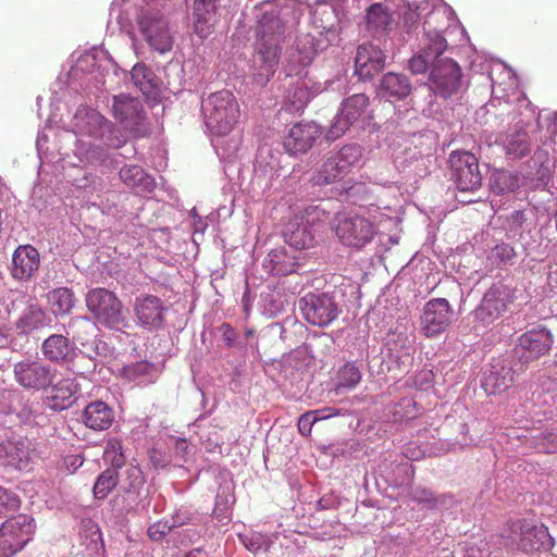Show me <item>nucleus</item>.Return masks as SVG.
I'll use <instances>...</instances> for the list:
<instances>
[{
    "label": "nucleus",
    "mask_w": 557,
    "mask_h": 557,
    "mask_svg": "<svg viewBox=\"0 0 557 557\" xmlns=\"http://www.w3.org/2000/svg\"><path fill=\"white\" fill-rule=\"evenodd\" d=\"M14 377L26 389L40 391L50 386L54 371L39 360L24 359L14 364Z\"/></svg>",
    "instance_id": "obj_12"
},
{
    "label": "nucleus",
    "mask_w": 557,
    "mask_h": 557,
    "mask_svg": "<svg viewBox=\"0 0 557 557\" xmlns=\"http://www.w3.org/2000/svg\"><path fill=\"white\" fill-rule=\"evenodd\" d=\"M172 527L164 521H158L148 528V536L156 542L161 541L170 533Z\"/></svg>",
    "instance_id": "obj_50"
},
{
    "label": "nucleus",
    "mask_w": 557,
    "mask_h": 557,
    "mask_svg": "<svg viewBox=\"0 0 557 557\" xmlns=\"http://www.w3.org/2000/svg\"><path fill=\"white\" fill-rule=\"evenodd\" d=\"M519 176L509 171H499L494 175L493 189L498 193H509L519 188Z\"/></svg>",
    "instance_id": "obj_42"
},
{
    "label": "nucleus",
    "mask_w": 557,
    "mask_h": 557,
    "mask_svg": "<svg viewBox=\"0 0 557 557\" xmlns=\"http://www.w3.org/2000/svg\"><path fill=\"white\" fill-rule=\"evenodd\" d=\"M315 412H306L298 419V430L300 434L308 436L311 433L312 425L318 421Z\"/></svg>",
    "instance_id": "obj_51"
},
{
    "label": "nucleus",
    "mask_w": 557,
    "mask_h": 557,
    "mask_svg": "<svg viewBox=\"0 0 557 557\" xmlns=\"http://www.w3.org/2000/svg\"><path fill=\"white\" fill-rule=\"evenodd\" d=\"M535 448L546 454L557 453V429L535 437Z\"/></svg>",
    "instance_id": "obj_46"
},
{
    "label": "nucleus",
    "mask_w": 557,
    "mask_h": 557,
    "mask_svg": "<svg viewBox=\"0 0 557 557\" xmlns=\"http://www.w3.org/2000/svg\"><path fill=\"white\" fill-rule=\"evenodd\" d=\"M205 123L210 133L218 136L230 134L240 116L237 98L230 90L222 89L211 92L202 99Z\"/></svg>",
    "instance_id": "obj_1"
},
{
    "label": "nucleus",
    "mask_w": 557,
    "mask_h": 557,
    "mask_svg": "<svg viewBox=\"0 0 557 557\" xmlns=\"http://www.w3.org/2000/svg\"><path fill=\"white\" fill-rule=\"evenodd\" d=\"M44 356L55 363L67 362L73 359L74 348L63 335H51L44 341L41 346Z\"/></svg>",
    "instance_id": "obj_28"
},
{
    "label": "nucleus",
    "mask_w": 557,
    "mask_h": 557,
    "mask_svg": "<svg viewBox=\"0 0 557 557\" xmlns=\"http://www.w3.org/2000/svg\"><path fill=\"white\" fill-rule=\"evenodd\" d=\"M352 125L354 123L350 120H348L342 113V111H339V113L332 120V123L327 129V139L335 140L342 137Z\"/></svg>",
    "instance_id": "obj_44"
},
{
    "label": "nucleus",
    "mask_w": 557,
    "mask_h": 557,
    "mask_svg": "<svg viewBox=\"0 0 557 557\" xmlns=\"http://www.w3.org/2000/svg\"><path fill=\"white\" fill-rule=\"evenodd\" d=\"M246 335H247V336L252 335V331H247Z\"/></svg>",
    "instance_id": "obj_64"
},
{
    "label": "nucleus",
    "mask_w": 557,
    "mask_h": 557,
    "mask_svg": "<svg viewBox=\"0 0 557 557\" xmlns=\"http://www.w3.org/2000/svg\"><path fill=\"white\" fill-rule=\"evenodd\" d=\"M103 460L106 462H109L112 467L111 469H115L116 471H119V469H121L125 465L126 457L124 456V453H123V446H122L121 440L110 438L107 442V445H106V448L103 451Z\"/></svg>",
    "instance_id": "obj_39"
},
{
    "label": "nucleus",
    "mask_w": 557,
    "mask_h": 557,
    "mask_svg": "<svg viewBox=\"0 0 557 557\" xmlns=\"http://www.w3.org/2000/svg\"><path fill=\"white\" fill-rule=\"evenodd\" d=\"M284 34L282 21L274 14H264L258 22L257 36L259 41L281 42Z\"/></svg>",
    "instance_id": "obj_33"
},
{
    "label": "nucleus",
    "mask_w": 557,
    "mask_h": 557,
    "mask_svg": "<svg viewBox=\"0 0 557 557\" xmlns=\"http://www.w3.org/2000/svg\"><path fill=\"white\" fill-rule=\"evenodd\" d=\"M553 343V335L545 327L533 329L523 333L518 338V347L522 349V357L527 362L546 355L550 350Z\"/></svg>",
    "instance_id": "obj_17"
},
{
    "label": "nucleus",
    "mask_w": 557,
    "mask_h": 557,
    "mask_svg": "<svg viewBox=\"0 0 557 557\" xmlns=\"http://www.w3.org/2000/svg\"><path fill=\"white\" fill-rule=\"evenodd\" d=\"M503 146L506 154L512 159H521L531 151L529 135L522 129L507 135Z\"/></svg>",
    "instance_id": "obj_35"
},
{
    "label": "nucleus",
    "mask_w": 557,
    "mask_h": 557,
    "mask_svg": "<svg viewBox=\"0 0 557 557\" xmlns=\"http://www.w3.org/2000/svg\"><path fill=\"white\" fill-rule=\"evenodd\" d=\"M52 310L57 314H67L75 305V296L72 289L59 287L48 294Z\"/></svg>",
    "instance_id": "obj_36"
},
{
    "label": "nucleus",
    "mask_w": 557,
    "mask_h": 557,
    "mask_svg": "<svg viewBox=\"0 0 557 557\" xmlns=\"http://www.w3.org/2000/svg\"><path fill=\"white\" fill-rule=\"evenodd\" d=\"M451 180L460 191H475L481 187L482 175L476 157L469 151L449 154Z\"/></svg>",
    "instance_id": "obj_9"
},
{
    "label": "nucleus",
    "mask_w": 557,
    "mask_h": 557,
    "mask_svg": "<svg viewBox=\"0 0 557 557\" xmlns=\"http://www.w3.org/2000/svg\"><path fill=\"white\" fill-rule=\"evenodd\" d=\"M367 23L370 29H385L391 23V14L381 3H374L367 10Z\"/></svg>",
    "instance_id": "obj_40"
},
{
    "label": "nucleus",
    "mask_w": 557,
    "mask_h": 557,
    "mask_svg": "<svg viewBox=\"0 0 557 557\" xmlns=\"http://www.w3.org/2000/svg\"><path fill=\"white\" fill-rule=\"evenodd\" d=\"M386 55L373 45H361L355 58V73L361 79H369L385 66Z\"/></svg>",
    "instance_id": "obj_19"
},
{
    "label": "nucleus",
    "mask_w": 557,
    "mask_h": 557,
    "mask_svg": "<svg viewBox=\"0 0 557 557\" xmlns=\"http://www.w3.org/2000/svg\"><path fill=\"white\" fill-rule=\"evenodd\" d=\"M84 458L82 455H67L62 460L61 468L69 474L74 473L83 466Z\"/></svg>",
    "instance_id": "obj_53"
},
{
    "label": "nucleus",
    "mask_w": 557,
    "mask_h": 557,
    "mask_svg": "<svg viewBox=\"0 0 557 557\" xmlns=\"http://www.w3.org/2000/svg\"><path fill=\"white\" fill-rule=\"evenodd\" d=\"M412 90L410 79L401 73L388 72L383 75L379 85V92L389 100L406 99Z\"/></svg>",
    "instance_id": "obj_25"
},
{
    "label": "nucleus",
    "mask_w": 557,
    "mask_h": 557,
    "mask_svg": "<svg viewBox=\"0 0 557 557\" xmlns=\"http://www.w3.org/2000/svg\"><path fill=\"white\" fill-rule=\"evenodd\" d=\"M326 219V212L319 206H305L293 210L283 230L285 243L297 249L302 250L313 245V227Z\"/></svg>",
    "instance_id": "obj_3"
},
{
    "label": "nucleus",
    "mask_w": 557,
    "mask_h": 557,
    "mask_svg": "<svg viewBox=\"0 0 557 557\" xmlns=\"http://www.w3.org/2000/svg\"><path fill=\"white\" fill-rule=\"evenodd\" d=\"M362 148L350 144L343 146L338 151L330 154L320 169L312 175L315 185H329L342 180L355 168L360 166Z\"/></svg>",
    "instance_id": "obj_5"
},
{
    "label": "nucleus",
    "mask_w": 557,
    "mask_h": 557,
    "mask_svg": "<svg viewBox=\"0 0 557 557\" xmlns=\"http://www.w3.org/2000/svg\"><path fill=\"white\" fill-rule=\"evenodd\" d=\"M451 307L445 298L429 300L421 317L422 331L428 337H433L444 332L451 323Z\"/></svg>",
    "instance_id": "obj_15"
},
{
    "label": "nucleus",
    "mask_w": 557,
    "mask_h": 557,
    "mask_svg": "<svg viewBox=\"0 0 557 557\" xmlns=\"http://www.w3.org/2000/svg\"><path fill=\"white\" fill-rule=\"evenodd\" d=\"M335 234L346 246L362 248L376 234L374 224L361 215L341 216L335 226Z\"/></svg>",
    "instance_id": "obj_11"
},
{
    "label": "nucleus",
    "mask_w": 557,
    "mask_h": 557,
    "mask_svg": "<svg viewBox=\"0 0 557 557\" xmlns=\"http://www.w3.org/2000/svg\"><path fill=\"white\" fill-rule=\"evenodd\" d=\"M112 115L135 137H144L148 132L144 106L135 97L124 94L114 96Z\"/></svg>",
    "instance_id": "obj_8"
},
{
    "label": "nucleus",
    "mask_w": 557,
    "mask_h": 557,
    "mask_svg": "<svg viewBox=\"0 0 557 557\" xmlns=\"http://www.w3.org/2000/svg\"><path fill=\"white\" fill-rule=\"evenodd\" d=\"M301 40L296 46L297 51V62L300 66L306 67L311 64L315 57V50L313 48H306L304 46V49L300 48Z\"/></svg>",
    "instance_id": "obj_52"
},
{
    "label": "nucleus",
    "mask_w": 557,
    "mask_h": 557,
    "mask_svg": "<svg viewBox=\"0 0 557 557\" xmlns=\"http://www.w3.org/2000/svg\"><path fill=\"white\" fill-rule=\"evenodd\" d=\"M369 106V98L364 94H355L342 103V113L356 124L364 114Z\"/></svg>",
    "instance_id": "obj_37"
},
{
    "label": "nucleus",
    "mask_w": 557,
    "mask_h": 557,
    "mask_svg": "<svg viewBox=\"0 0 557 557\" xmlns=\"http://www.w3.org/2000/svg\"><path fill=\"white\" fill-rule=\"evenodd\" d=\"M433 379L434 375L432 371L423 370L416 375L414 385L419 389L426 391L432 387Z\"/></svg>",
    "instance_id": "obj_55"
},
{
    "label": "nucleus",
    "mask_w": 557,
    "mask_h": 557,
    "mask_svg": "<svg viewBox=\"0 0 557 557\" xmlns=\"http://www.w3.org/2000/svg\"><path fill=\"white\" fill-rule=\"evenodd\" d=\"M280 44L274 41H259L257 47V55L255 64H260L264 71L261 75L267 78L274 73V67L278 63Z\"/></svg>",
    "instance_id": "obj_31"
},
{
    "label": "nucleus",
    "mask_w": 557,
    "mask_h": 557,
    "mask_svg": "<svg viewBox=\"0 0 557 557\" xmlns=\"http://www.w3.org/2000/svg\"><path fill=\"white\" fill-rule=\"evenodd\" d=\"M134 85L147 97L156 94L158 89L154 72L145 63H137L131 71Z\"/></svg>",
    "instance_id": "obj_34"
},
{
    "label": "nucleus",
    "mask_w": 557,
    "mask_h": 557,
    "mask_svg": "<svg viewBox=\"0 0 557 557\" xmlns=\"http://www.w3.org/2000/svg\"><path fill=\"white\" fill-rule=\"evenodd\" d=\"M299 265L298 257L290 255L285 248L272 249L263 261L264 270L276 276H285L296 272Z\"/></svg>",
    "instance_id": "obj_26"
},
{
    "label": "nucleus",
    "mask_w": 557,
    "mask_h": 557,
    "mask_svg": "<svg viewBox=\"0 0 557 557\" xmlns=\"http://www.w3.org/2000/svg\"><path fill=\"white\" fill-rule=\"evenodd\" d=\"M0 461L3 466L17 470L30 463V448L27 440H8L0 444Z\"/></svg>",
    "instance_id": "obj_22"
},
{
    "label": "nucleus",
    "mask_w": 557,
    "mask_h": 557,
    "mask_svg": "<svg viewBox=\"0 0 557 557\" xmlns=\"http://www.w3.org/2000/svg\"><path fill=\"white\" fill-rule=\"evenodd\" d=\"M418 9L419 8L417 5L408 4L401 12L403 24L408 32L414 28L420 22V13L418 12Z\"/></svg>",
    "instance_id": "obj_49"
},
{
    "label": "nucleus",
    "mask_w": 557,
    "mask_h": 557,
    "mask_svg": "<svg viewBox=\"0 0 557 557\" xmlns=\"http://www.w3.org/2000/svg\"><path fill=\"white\" fill-rule=\"evenodd\" d=\"M134 313L138 323L147 329H158L163 323L164 306L154 295H140L134 302Z\"/></svg>",
    "instance_id": "obj_18"
},
{
    "label": "nucleus",
    "mask_w": 557,
    "mask_h": 557,
    "mask_svg": "<svg viewBox=\"0 0 557 557\" xmlns=\"http://www.w3.org/2000/svg\"><path fill=\"white\" fill-rule=\"evenodd\" d=\"M126 483L128 492H138L145 484V476L141 469L131 465L126 469Z\"/></svg>",
    "instance_id": "obj_47"
},
{
    "label": "nucleus",
    "mask_w": 557,
    "mask_h": 557,
    "mask_svg": "<svg viewBox=\"0 0 557 557\" xmlns=\"http://www.w3.org/2000/svg\"><path fill=\"white\" fill-rule=\"evenodd\" d=\"M461 85V69L449 58H440L430 74V87L440 96L447 98L456 94Z\"/></svg>",
    "instance_id": "obj_13"
},
{
    "label": "nucleus",
    "mask_w": 557,
    "mask_h": 557,
    "mask_svg": "<svg viewBox=\"0 0 557 557\" xmlns=\"http://www.w3.org/2000/svg\"><path fill=\"white\" fill-rule=\"evenodd\" d=\"M361 380V373L354 363H346L339 369L336 391L354 388Z\"/></svg>",
    "instance_id": "obj_41"
},
{
    "label": "nucleus",
    "mask_w": 557,
    "mask_h": 557,
    "mask_svg": "<svg viewBox=\"0 0 557 557\" xmlns=\"http://www.w3.org/2000/svg\"><path fill=\"white\" fill-rule=\"evenodd\" d=\"M82 417L85 425L95 431L108 430L114 421L112 408L102 400L88 404Z\"/></svg>",
    "instance_id": "obj_27"
},
{
    "label": "nucleus",
    "mask_w": 557,
    "mask_h": 557,
    "mask_svg": "<svg viewBox=\"0 0 557 557\" xmlns=\"http://www.w3.org/2000/svg\"><path fill=\"white\" fill-rule=\"evenodd\" d=\"M310 90L304 83H298L288 95V100L296 111L301 110L310 99Z\"/></svg>",
    "instance_id": "obj_45"
},
{
    "label": "nucleus",
    "mask_w": 557,
    "mask_h": 557,
    "mask_svg": "<svg viewBox=\"0 0 557 557\" xmlns=\"http://www.w3.org/2000/svg\"><path fill=\"white\" fill-rule=\"evenodd\" d=\"M90 120L95 123L100 124L101 127H111V122H109L107 119H104L100 113L92 111L89 115Z\"/></svg>",
    "instance_id": "obj_60"
},
{
    "label": "nucleus",
    "mask_w": 557,
    "mask_h": 557,
    "mask_svg": "<svg viewBox=\"0 0 557 557\" xmlns=\"http://www.w3.org/2000/svg\"><path fill=\"white\" fill-rule=\"evenodd\" d=\"M515 299L513 288L502 283L494 284L484 294L475 315L485 324L493 323L508 310Z\"/></svg>",
    "instance_id": "obj_10"
},
{
    "label": "nucleus",
    "mask_w": 557,
    "mask_h": 557,
    "mask_svg": "<svg viewBox=\"0 0 557 557\" xmlns=\"http://www.w3.org/2000/svg\"><path fill=\"white\" fill-rule=\"evenodd\" d=\"M220 330L222 332V338L224 339L226 345L228 347H232L237 338L235 330L228 323H223Z\"/></svg>",
    "instance_id": "obj_57"
},
{
    "label": "nucleus",
    "mask_w": 557,
    "mask_h": 557,
    "mask_svg": "<svg viewBox=\"0 0 557 557\" xmlns=\"http://www.w3.org/2000/svg\"><path fill=\"white\" fill-rule=\"evenodd\" d=\"M414 401L411 398H404V419L414 417Z\"/></svg>",
    "instance_id": "obj_59"
},
{
    "label": "nucleus",
    "mask_w": 557,
    "mask_h": 557,
    "mask_svg": "<svg viewBox=\"0 0 557 557\" xmlns=\"http://www.w3.org/2000/svg\"><path fill=\"white\" fill-rule=\"evenodd\" d=\"M510 220L517 225H521L525 221V214L521 210H516L511 213Z\"/></svg>",
    "instance_id": "obj_61"
},
{
    "label": "nucleus",
    "mask_w": 557,
    "mask_h": 557,
    "mask_svg": "<svg viewBox=\"0 0 557 557\" xmlns=\"http://www.w3.org/2000/svg\"><path fill=\"white\" fill-rule=\"evenodd\" d=\"M39 265L38 250L32 245H21L13 253L11 274L15 280L28 281L38 271Z\"/></svg>",
    "instance_id": "obj_20"
},
{
    "label": "nucleus",
    "mask_w": 557,
    "mask_h": 557,
    "mask_svg": "<svg viewBox=\"0 0 557 557\" xmlns=\"http://www.w3.org/2000/svg\"><path fill=\"white\" fill-rule=\"evenodd\" d=\"M487 543L481 541L480 545L470 544L466 547L463 557H487Z\"/></svg>",
    "instance_id": "obj_56"
},
{
    "label": "nucleus",
    "mask_w": 557,
    "mask_h": 557,
    "mask_svg": "<svg viewBox=\"0 0 557 557\" xmlns=\"http://www.w3.org/2000/svg\"><path fill=\"white\" fill-rule=\"evenodd\" d=\"M22 548L15 546L11 539H8L0 532V557H11Z\"/></svg>",
    "instance_id": "obj_54"
},
{
    "label": "nucleus",
    "mask_w": 557,
    "mask_h": 557,
    "mask_svg": "<svg viewBox=\"0 0 557 557\" xmlns=\"http://www.w3.org/2000/svg\"><path fill=\"white\" fill-rule=\"evenodd\" d=\"M51 318L38 305L28 306L15 322L16 330L21 334H30L34 331L49 326Z\"/></svg>",
    "instance_id": "obj_29"
},
{
    "label": "nucleus",
    "mask_w": 557,
    "mask_h": 557,
    "mask_svg": "<svg viewBox=\"0 0 557 557\" xmlns=\"http://www.w3.org/2000/svg\"><path fill=\"white\" fill-rule=\"evenodd\" d=\"M119 483V471L115 469L104 470L96 480L92 494L96 499H104Z\"/></svg>",
    "instance_id": "obj_38"
},
{
    "label": "nucleus",
    "mask_w": 557,
    "mask_h": 557,
    "mask_svg": "<svg viewBox=\"0 0 557 557\" xmlns=\"http://www.w3.org/2000/svg\"><path fill=\"white\" fill-rule=\"evenodd\" d=\"M219 0H195L194 1V32L202 39L207 38L214 30L219 22L216 3Z\"/></svg>",
    "instance_id": "obj_21"
},
{
    "label": "nucleus",
    "mask_w": 557,
    "mask_h": 557,
    "mask_svg": "<svg viewBox=\"0 0 557 557\" xmlns=\"http://www.w3.org/2000/svg\"><path fill=\"white\" fill-rule=\"evenodd\" d=\"M321 135L320 126L314 122L294 124L284 139V147L290 154L305 153Z\"/></svg>",
    "instance_id": "obj_16"
},
{
    "label": "nucleus",
    "mask_w": 557,
    "mask_h": 557,
    "mask_svg": "<svg viewBox=\"0 0 557 557\" xmlns=\"http://www.w3.org/2000/svg\"><path fill=\"white\" fill-rule=\"evenodd\" d=\"M507 546L527 554L546 550L552 547L548 529L534 519L510 520L502 534Z\"/></svg>",
    "instance_id": "obj_2"
},
{
    "label": "nucleus",
    "mask_w": 557,
    "mask_h": 557,
    "mask_svg": "<svg viewBox=\"0 0 557 557\" xmlns=\"http://www.w3.org/2000/svg\"><path fill=\"white\" fill-rule=\"evenodd\" d=\"M0 532L11 539L15 546L23 548L33 539L34 519L22 513L10 517L2 523Z\"/></svg>",
    "instance_id": "obj_23"
},
{
    "label": "nucleus",
    "mask_w": 557,
    "mask_h": 557,
    "mask_svg": "<svg viewBox=\"0 0 557 557\" xmlns=\"http://www.w3.org/2000/svg\"><path fill=\"white\" fill-rule=\"evenodd\" d=\"M438 16V13L432 12L424 21V33L429 41L420 52L409 59L408 67L412 74H424L429 69L432 70L447 48L442 29L433 27Z\"/></svg>",
    "instance_id": "obj_6"
},
{
    "label": "nucleus",
    "mask_w": 557,
    "mask_h": 557,
    "mask_svg": "<svg viewBox=\"0 0 557 557\" xmlns=\"http://www.w3.org/2000/svg\"><path fill=\"white\" fill-rule=\"evenodd\" d=\"M123 144H125V139L122 138V139H117L116 143H110L109 145L113 148H119L121 147Z\"/></svg>",
    "instance_id": "obj_62"
},
{
    "label": "nucleus",
    "mask_w": 557,
    "mask_h": 557,
    "mask_svg": "<svg viewBox=\"0 0 557 557\" xmlns=\"http://www.w3.org/2000/svg\"><path fill=\"white\" fill-rule=\"evenodd\" d=\"M411 499L418 504H426L431 508L436 507L437 499L429 488L417 487L411 491Z\"/></svg>",
    "instance_id": "obj_48"
},
{
    "label": "nucleus",
    "mask_w": 557,
    "mask_h": 557,
    "mask_svg": "<svg viewBox=\"0 0 557 557\" xmlns=\"http://www.w3.org/2000/svg\"><path fill=\"white\" fill-rule=\"evenodd\" d=\"M79 385L74 377H64L51 385L49 406L55 411L70 408L76 400Z\"/></svg>",
    "instance_id": "obj_24"
},
{
    "label": "nucleus",
    "mask_w": 557,
    "mask_h": 557,
    "mask_svg": "<svg viewBox=\"0 0 557 557\" xmlns=\"http://www.w3.org/2000/svg\"><path fill=\"white\" fill-rule=\"evenodd\" d=\"M495 250L496 255L500 257L502 260H510L515 256L513 248L508 245L496 246Z\"/></svg>",
    "instance_id": "obj_58"
},
{
    "label": "nucleus",
    "mask_w": 557,
    "mask_h": 557,
    "mask_svg": "<svg viewBox=\"0 0 557 557\" xmlns=\"http://www.w3.org/2000/svg\"><path fill=\"white\" fill-rule=\"evenodd\" d=\"M513 381V375L510 369L502 367L496 369L493 367L484 374L482 387L488 395H496L507 391Z\"/></svg>",
    "instance_id": "obj_30"
},
{
    "label": "nucleus",
    "mask_w": 557,
    "mask_h": 557,
    "mask_svg": "<svg viewBox=\"0 0 557 557\" xmlns=\"http://www.w3.org/2000/svg\"><path fill=\"white\" fill-rule=\"evenodd\" d=\"M85 302L95 321L110 330H120L125 325L123 305L116 294L103 287L87 292Z\"/></svg>",
    "instance_id": "obj_4"
},
{
    "label": "nucleus",
    "mask_w": 557,
    "mask_h": 557,
    "mask_svg": "<svg viewBox=\"0 0 557 557\" xmlns=\"http://www.w3.org/2000/svg\"><path fill=\"white\" fill-rule=\"evenodd\" d=\"M12 502H13V506H18V504H20V500L16 498H13Z\"/></svg>",
    "instance_id": "obj_63"
},
{
    "label": "nucleus",
    "mask_w": 557,
    "mask_h": 557,
    "mask_svg": "<svg viewBox=\"0 0 557 557\" xmlns=\"http://www.w3.org/2000/svg\"><path fill=\"white\" fill-rule=\"evenodd\" d=\"M119 175L124 184L141 191H151L154 187L153 178L139 165H125Z\"/></svg>",
    "instance_id": "obj_32"
},
{
    "label": "nucleus",
    "mask_w": 557,
    "mask_h": 557,
    "mask_svg": "<svg viewBox=\"0 0 557 557\" xmlns=\"http://www.w3.org/2000/svg\"><path fill=\"white\" fill-rule=\"evenodd\" d=\"M137 24L145 41L149 47L163 54L173 47V37L169 24L160 12L145 10L138 15Z\"/></svg>",
    "instance_id": "obj_7"
},
{
    "label": "nucleus",
    "mask_w": 557,
    "mask_h": 557,
    "mask_svg": "<svg viewBox=\"0 0 557 557\" xmlns=\"http://www.w3.org/2000/svg\"><path fill=\"white\" fill-rule=\"evenodd\" d=\"M69 329L73 333V338L84 345L88 339L89 331L94 330V324L86 317H75L70 321Z\"/></svg>",
    "instance_id": "obj_43"
},
{
    "label": "nucleus",
    "mask_w": 557,
    "mask_h": 557,
    "mask_svg": "<svg viewBox=\"0 0 557 557\" xmlns=\"http://www.w3.org/2000/svg\"><path fill=\"white\" fill-rule=\"evenodd\" d=\"M306 321L312 325L325 326L337 315L333 299L326 295L308 294L299 301Z\"/></svg>",
    "instance_id": "obj_14"
}]
</instances>
